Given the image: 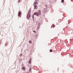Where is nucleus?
<instances>
[{"label": "nucleus", "instance_id": "a878e982", "mask_svg": "<svg viewBox=\"0 0 73 73\" xmlns=\"http://www.w3.org/2000/svg\"><path fill=\"white\" fill-rule=\"evenodd\" d=\"M37 1V0L36 1Z\"/></svg>", "mask_w": 73, "mask_h": 73}, {"label": "nucleus", "instance_id": "5701e85b", "mask_svg": "<svg viewBox=\"0 0 73 73\" xmlns=\"http://www.w3.org/2000/svg\"><path fill=\"white\" fill-rule=\"evenodd\" d=\"M0 42H1V40H0Z\"/></svg>", "mask_w": 73, "mask_h": 73}, {"label": "nucleus", "instance_id": "dca6fc26", "mask_svg": "<svg viewBox=\"0 0 73 73\" xmlns=\"http://www.w3.org/2000/svg\"><path fill=\"white\" fill-rule=\"evenodd\" d=\"M56 26L55 25H52V27H55V26Z\"/></svg>", "mask_w": 73, "mask_h": 73}, {"label": "nucleus", "instance_id": "2eb2a0df", "mask_svg": "<svg viewBox=\"0 0 73 73\" xmlns=\"http://www.w3.org/2000/svg\"><path fill=\"white\" fill-rule=\"evenodd\" d=\"M29 42L30 43H31V44L32 43V41H31V40H30L29 41Z\"/></svg>", "mask_w": 73, "mask_h": 73}, {"label": "nucleus", "instance_id": "4be33fe9", "mask_svg": "<svg viewBox=\"0 0 73 73\" xmlns=\"http://www.w3.org/2000/svg\"><path fill=\"white\" fill-rule=\"evenodd\" d=\"M29 61H31V59H30V60Z\"/></svg>", "mask_w": 73, "mask_h": 73}, {"label": "nucleus", "instance_id": "412c9836", "mask_svg": "<svg viewBox=\"0 0 73 73\" xmlns=\"http://www.w3.org/2000/svg\"><path fill=\"white\" fill-rule=\"evenodd\" d=\"M45 6H46V7H48L47 5H46Z\"/></svg>", "mask_w": 73, "mask_h": 73}, {"label": "nucleus", "instance_id": "1a4fd4ad", "mask_svg": "<svg viewBox=\"0 0 73 73\" xmlns=\"http://www.w3.org/2000/svg\"><path fill=\"white\" fill-rule=\"evenodd\" d=\"M34 4L35 5L37 4H38V2L36 1L35 3H34Z\"/></svg>", "mask_w": 73, "mask_h": 73}, {"label": "nucleus", "instance_id": "f257e3e1", "mask_svg": "<svg viewBox=\"0 0 73 73\" xmlns=\"http://www.w3.org/2000/svg\"><path fill=\"white\" fill-rule=\"evenodd\" d=\"M31 8H30L29 10L28 11V13L27 15V19L28 20H30V18L31 17Z\"/></svg>", "mask_w": 73, "mask_h": 73}, {"label": "nucleus", "instance_id": "9d476101", "mask_svg": "<svg viewBox=\"0 0 73 73\" xmlns=\"http://www.w3.org/2000/svg\"><path fill=\"white\" fill-rule=\"evenodd\" d=\"M39 13L40 14V15H41V10H38Z\"/></svg>", "mask_w": 73, "mask_h": 73}, {"label": "nucleus", "instance_id": "f03ea898", "mask_svg": "<svg viewBox=\"0 0 73 73\" xmlns=\"http://www.w3.org/2000/svg\"><path fill=\"white\" fill-rule=\"evenodd\" d=\"M37 12H35V13H34V14L32 15V17L33 20V22H34L35 20V15H36L37 16Z\"/></svg>", "mask_w": 73, "mask_h": 73}, {"label": "nucleus", "instance_id": "7ed1b4c3", "mask_svg": "<svg viewBox=\"0 0 73 73\" xmlns=\"http://www.w3.org/2000/svg\"><path fill=\"white\" fill-rule=\"evenodd\" d=\"M34 9H37L38 8V7H37V5H34Z\"/></svg>", "mask_w": 73, "mask_h": 73}, {"label": "nucleus", "instance_id": "f3484780", "mask_svg": "<svg viewBox=\"0 0 73 73\" xmlns=\"http://www.w3.org/2000/svg\"><path fill=\"white\" fill-rule=\"evenodd\" d=\"M33 32H34V33H36V31H33Z\"/></svg>", "mask_w": 73, "mask_h": 73}, {"label": "nucleus", "instance_id": "39448f33", "mask_svg": "<svg viewBox=\"0 0 73 73\" xmlns=\"http://www.w3.org/2000/svg\"><path fill=\"white\" fill-rule=\"evenodd\" d=\"M22 69L23 70H25V69H26V68H25V67L24 66L22 67Z\"/></svg>", "mask_w": 73, "mask_h": 73}, {"label": "nucleus", "instance_id": "0eeeda50", "mask_svg": "<svg viewBox=\"0 0 73 73\" xmlns=\"http://www.w3.org/2000/svg\"><path fill=\"white\" fill-rule=\"evenodd\" d=\"M8 42H7L5 44V46H7L8 45Z\"/></svg>", "mask_w": 73, "mask_h": 73}, {"label": "nucleus", "instance_id": "b1692460", "mask_svg": "<svg viewBox=\"0 0 73 73\" xmlns=\"http://www.w3.org/2000/svg\"><path fill=\"white\" fill-rule=\"evenodd\" d=\"M1 44V43H0V44Z\"/></svg>", "mask_w": 73, "mask_h": 73}, {"label": "nucleus", "instance_id": "6ab92c4d", "mask_svg": "<svg viewBox=\"0 0 73 73\" xmlns=\"http://www.w3.org/2000/svg\"><path fill=\"white\" fill-rule=\"evenodd\" d=\"M20 0H18V3H20Z\"/></svg>", "mask_w": 73, "mask_h": 73}, {"label": "nucleus", "instance_id": "4468645a", "mask_svg": "<svg viewBox=\"0 0 73 73\" xmlns=\"http://www.w3.org/2000/svg\"><path fill=\"white\" fill-rule=\"evenodd\" d=\"M29 64H31V61H30V60H29Z\"/></svg>", "mask_w": 73, "mask_h": 73}, {"label": "nucleus", "instance_id": "a211bd4d", "mask_svg": "<svg viewBox=\"0 0 73 73\" xmlns=\"http://www.w3.org/2000/svg\"><path fill=\"white\" fill-rule=\"evenodd\" d=\"M20 56H21L22 57V56H23V54H21H21H20Z\"/></svg>", "mask_w": 73, "mask_h": 73}, {"label": "nucleus", "instance_id": "f8f14e48", "mask_svg": "<svg viewBox=\"0 0 73 73\" xmlns=\"http://www.w3.org/2000/svg\"><path fill=\"white\" fill-rule=\"evenodd\" d=\"M52 51H53V50H52V49H50V52H52Z\"/></svg>", "mask_w": 73, "mask_h": 73}, {"label": "nucleus", "instance_id": "393cba45", "mask_svg": "<svg viewBox=\"0 0 73 73\" xmlns=\"http://www.w3.org/2000/svg\"><path fill=\"white\" fill-rule=\"evenodd\" d=\"M68 24H69V23Z\"/></svg>", "mask_w": 73, "mask_h": 73}, {"label": "nucleus", "instance_id": "ddd939ff", "mask_svg": "<svg viewBox=\"0 0 73 73\" xmlns=\"http://www.w3.org/2000/svg\"><path fill=\"white\" fill-rule=\"evenodd\" d=\"M61 2V3H64V0H62Z\"/></svg>", "mask_w": 73, "mask_h": 73}, {"label": "nucleus", "instance_id": "423d86ee", "mask_svg": "<svg viewBox=\"0 0 73 73\" xmlns=\"http://www.w3.org/2000/svg\"><path fill=\"white\" fill-rule=\"evenodd\" d=\"M18 16H20L21 15V12L19 11L18 13Z\"/></svg>", "mask_w": 73, "mask_h": 73}, {"label": "nucleus", "instance_id": "6e6552de", "mask_svg": "<svg viewBox=\"0 0 73 73\" xmlns=\"http://www.w3.org/2000/svg\"><path fill=\"white\" fill-rule=\"evenodd\" d=\"M40 13H38V12H37V15H36V16H38L40 15Z\"/></svg>", "mask_w": 73, "mask_h": 73}, {"label": "nucleus", "instance_id": "20e7f679", "mask_svg": "<svg viewBox=\"0 0 73 73\" xmlns=\"http://www.w3.org/2000/svg\"><path fill=\"white\" fill-rule=\"evenodd\" d=\"M31 70H32V67H31V66H30V68H29V71L30 72H31Z\"/></svg>", "mask_w": 73, "mask_h": 73}, {"label": "nucleus", "instance_id": "9b49d317", "mask_svg": "<svg viewBox=\"0 0 73 73\" xmlns=\"http://www.w3.org/2000/svg\"><path fill=\"white\" fill-rule=\"evenodd\" d=\"M40 25H38V29H40Z\"/></svg>", "mask_w": 73, "mask_h": 73}, {"label": "nucleus", "instance_id": "aec40b11", "mask_svg": "<svg viewBox=\"0 0 73 73\" xmlns=\"http://www.w3.org/2000/svg\"><path fill=\"white\" fill-rule=\"evenodd\" d=\"M38 35V34H37L36 35V36H35V37H37V35Z\"/></svg>", "mask_w": 73, "mask_h": 73}]
</instances>
